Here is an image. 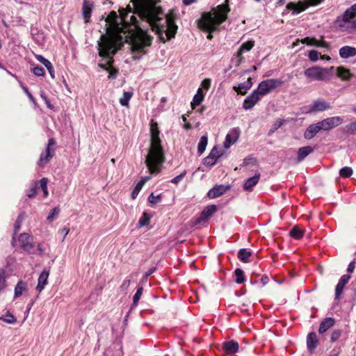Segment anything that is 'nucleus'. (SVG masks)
<instances>
[{
	"instance_id": "obj_1",
	"label": "nucleus",
	"mask_w": 356,
	"mask_h": 356,
	"mask_svg": "<svg viewBox=\"0 0 356 356\" xmlns=\"http://www.w3.org/2000/svg\"><path fill=\"white\" fill-rule=\"evenodd\" d=\"M119 13V15H118L115 12H111L107 19L116 30L121 31L122 29V27H120V25L124 27L133 25L138 29V35L131 44L133 58L138 60L146 54L145 48L151 45L153 38L140 29L138 21L130 8L120 9Z\"/></svg>"
},
{
	"instance_id": "obj_2",
	"label": "nucleus",
	"mask_w": 356,
	"mask_h": 356,
	"mask_svg": "<svg viewBox=\"0 0 356 356\" xmlns=\"http://www.w3.org/2000/svg\"><path fill=\"white\" fill-rule=\"evenodd\" d=\"M138 16L149 24L163 42L171 40L177 33V26L172 17L165 15L156 8L144 7L138 12Z\"/></svg>"
},
{
	"instance_id": "obj_3",
	"label": "nucleus",
	"mask_w": 356,
	"mask_h": 356,
	"mask_svg": "<svg viewBox=\"0 0 356 356\" xmlns=\"http://www.w3.org/2000/svg\"><path fill=\"white\" fill-rule=\"evenodd\" d=\"M151 146L145 159L146 165L152 174L158 173L164 161V152L159 138L158 124L152 121L150 124Z\"/></svg>"
},
{
	"instance_id": "obj_4",
	"label": "nucleus",
	"mask_w": 356,
	"mask_h": 356,
	"mask_svg": "<svg viewBox=\"0 0 356 356\" xmlns=\"http://www.w3.org/2000/svg\"><path fill=\"white\" fill-rule=\"evenodd\" d=\"M117 50V40L114 36H101V40L98 42V51L102 60L98 65L103 70H107L109 78L111 79H115L118 73L116 69L112 66L113 56Z\"/></svg>"
},
{
	"instance_id": "obj_5",
	"label": "nucleus",
	"mask_w": 356,
	"mask_h": 356,
	"mask_svg": "<svg viewBox=\"0 0 356 356\" xmlns=\"http://www.w3.org/2000/svg\"><path fill=\"white\" fill-rule=\"evenodd\" d=\"M229 8L227 5L218 6L212 12L204 13L197 21L198 27L209 33L207 38L211 40L212 32L218 30V26L227 19Z\"/></svg>"
},
{
	"instance_id": "obj_6",
	"label": "nucleus",
	"mask_w": 356,
	"mask_h": 356,
	"mask_svg": "<svg viewBox=\"0 0 356 356\" xmlns=\"http://www.w3.org/2000/svg\"><path fill=\"white\" fill-rule=\"evenodd\" d=\"M336 25L343 31L356 29V3L347 8L342 16L336 19Z\"/></svg>"
},
{
	"instance_id": "obj_7",
	"label": "nucleus",
	"mask_w": 356,
	"mask_h": 356,
	"mask_svg": "<svg viewBox=\"0 0 356 356\" xmlns=\"http://www.w3.org/2000/svg\"><path fill=\"white\" fill-rule=\"evenodd\" d=\"M334 67L330 68H323L320 67H312L305 71V75L310 79V81H327L334 73Z\"/></svg>"
},
{
	"instance_id": "obj_8",
	"label": "nucleus",
	"mask_w": 356,
	"mask_h": 356,
	"mask_svg": "<svg viewBox=\"0 0 356 356\" xmlns=\"http://www.w3.org/2000/svg\"><path fill=\"white\" fill-rule=\"evenodd\" d=\"M324 0H301L297 3L290 2L286 5V10H291L292 15H295L305 11L309 6H315L320 4Z\"/></svg>"
},
{
	"instance_id": "obj_9",
	"label": "nucleus",
	"mask_w": 356,
	"mask_h": 356,
	"mask_svg": "<svg viewBox=\"0 0 356 356\" xmlns=\"http://www.w3.org/2000/svg\"><path fill=\"white\" fill-rule=\"evenodd\" d=\"M283 81L278 79H269L261 82L257 90V92L261 95L262 97L268 94L275 88L281 86L283 84Z\"/></svg>"
},
{
	"instance_id": "obj_10",
	"label": "nucleus",
	"mask_w": 356,
	"mask_h": 356,
	"mask_svg": "<svg viewBox=\"0 0 356 356\" xmlns=\"http://www.w3.org/2000/svg\"><path fill=\"white\" fill-rule=\"evenodd\" d=\"M55 145L56 141L54 138H49L48 144L40 154V159L38 161V165L40 167H43L44 164L49 163L55 154Z\"/></svg>"
},
{
	"instance_id": "obj_11",
	"label": "nucleus",
	"mask_w": 356,
	"mask_h": 356,
	"mask_svg": "<svg viewBox=\"0 0 356 356\" xmlns=\"http://www.w3.org/2000/svg\"><path fill=\"white\" fill-rule=\"evenodd\" d=\"M225 154V150L222 148L214 146L210 151L209 155L203 159V165L207 167H212L217 163L218 160Z\"/></svg>"
},
{
	"instance_id": "obj_12",
	"label": "nucleus",
	"mask_w": 356,
	"mask_h": 356,
	"mask_svg": "<svg viewBox=\"0 0 356 356\" xmlns=\"http://www.w3.org/2000/svg\"><path fill=\"white\" fill-rule=\"evenodd\" d=\"M249 165H251L252 171H255V173L253 176H251L246 179V191L250 190L252 186H254L260 179V174L257 170V165L254 159L246 158V171L249 170Z\"/></svg>"
},
{
	"instance_id": "obj_13",
	"label": "nucleus",
	"mask_w": 356,
	"mask_h": 356,
	"mask_svg": "<svg viewBox=\"0 0 356 356\" xmlns=\"http://www.w3.org/2000/svg\"><path fill=\"white\" fill-rule=\"evenodd\" d=\"M343 122V120L341 117L334 116L320 121V124L321 125V128H323V131H329L341 125Z\"/></svg>"
},
{
	"instance_id": "obj_14",
	"label": "nucleus",
	"mask_w": 356,
	"mask_h": 356,
	"mask_svg": "<svg viewBox=\"0 0 356 356\" xmlns=\"http://www.w3.org/2000/svg\"><path fill=\"white\" fill-rule=\"evenodd\" d=\"M18 241L22 248L28 252L33 249V237L27 233H22L18 238Z\"/></svg>"
},
{
	"instance_id": "obj_15",
	"label": "nucleus",
	"mask_w": 356,
	"mask_h": 356,
	"mask_svg": "<svg viewBox=\"0 0 356 356\" xmlns=\"http://www.w3.org/2000/svg\"><path fill=\"white\" fill-rule=\"evenodd\" d=\"M240 130L238 128L232 129L225 137V140L223 143L225 149H228L230 146L236 143L239 137Z\"/></svg>"
},
{
	"instance_id": "obj_16",
	"label": "nucleus",
	"mask_w": 356,
	"mask_h": 356,
	"mask_svg": "<svg viewBox=\"0 0 356 356\" xmlns=\"http://www.w3.org/2000/svg\"><path fill=\"white\" fill-rule=\"evenodd\" d=\"M49 269L44 268L42 272L40 273L38 280V284L36 286V290L40 293L45 286L48 283V278L49 275Z\"/></svg>"
},
{
	"instance_id": "obj_17",
	"label": "nucleus",
	"mask_w": 356,
	"mask_h": 356,
	"mask_svg": "<svg viewBox=\"0 0 356 356\" xmlns=\"http://www.w3.org/2000/svg\"><path fill=\"white\" fill-rule=\"evenodd\" d=\"M331 105L323 99H318L314 102L311 106V111L314 112H321L331 108Z\"/></svg>"
},
{
	"instance_id": "obj_18",
	"label": "nucleus",
	"mask_w": 356,
	"mask_h": 356,
	"mask_svg": "<svg viewBox=\"0 0 356 356\" xmlns=\"http://www.w3.org/2000/svg\"><path fill=\"white\" fill-rule=\"evenodd\" d=\"M229 188V186L216 185L209 191L207 196L211 199L218 197L224 194Z\"/></svg>"
},
{
	"instance_id": "obj_19",
	"label": "nucleus",
	"mask_w": 356,
	"mask_h": 356,
	"mask_svg": "<svg viewBox=\"0 0 356 356\" xmlns=\"http://www.w3.org/2000/svg\"><path fill=\"white\" fill-rule=\"evenodd\" d=\"M238 348V343L234 340L226 341L222 344V349L227 354L236 353Z\"/></svg>"
},
{
	"instance_id": "obj_20",
	"label": "nucleus",
	"mask_w": 356,
	"mask_h": 356,
	"mask_svg": "<svg viewBox=\"0 0 356 356\" xmlns=\"http://www.w3.org/2000/svg\"><path fill=\"white\" fill-rule=\"evenodd\" d=\"M261 97V95L257 92V90H254L246 97V110L252 108Z\"/></svg>"
},
{
	"instance_id": "obj_21",
	"label": "nucleus",
	"mask_w": 356,
	"mask_h": 356,
	"mask_svg": "<svg viewBox=\"0 0 356 356\" xmlns=\"http://www.w3.org/2000/svg\"><path fill=\"white\" fill-rule=\"evenodd\" d=\"M93 8V3L88 0H84L82 6V14L84 22L88 23L90 21L92 11Z\"/></svg>"
},
{
	"instance_id": "obj_22",
	"label": "nucleus",
	"mask_w": 356,
	"mask_h": 356,
	"mask_svg": "<svg viewBox=\"0 0 356 356\" xmlns=\"http://www.w3.org/2000/svg\"><path fill=\"white\" fill-rule=\"evenodd\" d=\"M339 56L341 58H349L356 56V48L351 46H343L339 49Z\"/></svg>"
},
{
	"instance_id": "obj_23",
	"label": "nucleus",
	"mask_w": 356,
	"mask_h": 356,
	"mask_svg": "<svg viewBox=\"0 0 356 356\" xmlns=\"http://www.w3.org/2000/svg\"><path fill=\"white\" fill-rule=\"evenodd\" d=\"M321 130H323V128H321L320 122L316 124H311L305 131L304 136L306 139H312Z\"/></svg>"
},
{
	"instance_id": "obj_24",
	"label": "nucleus",
	"mask_w": 356,
	"mask_h": 356,
	"mask_svg": "<svg viewBox=\"0 0 356 356\" xmlns=\"http://www.w3.org/2000/svg\"><path fill=\"white\" fill-rule=\"evenodd\" d=\"M301 42L303 44H307V45H314L316 47H321L323 48H328L329 44L324 40H318L314 38H305L301 40Z\"/></svg>"
},
{
	"instance_id": "obj_25",
	"label": "nucleus",
	"mask_w": 356,
	"mask_h": 356,
	"mask_svg": "<svg viewBox=\"0 0 356 356\" xmlns=\"http://www.w3.org/2000/svg\"><path fill=\"white\" fill-rule=\"evenodd\" d=\"M217 211V207L214 204L206 207L200 216V221H205Z\"/></svg>"
},
{
	"instance_id": "obj_26",
	"label": "nucleus",
	"mask_w": 356,
	"mask_h": 356,
	"mask_svg": "<svg viewBox=\"0 0 356 356\" xmlns=\"http://www.w3.org/2000/svg\"><path fill=\"white\" fill-rule=\"evenodd\" d=\"M35 58L38 61H39L40 63H41L42 65H44L45 66V67L47 69L51 78L54 79V77H55L54 69V67H53L51 63L42 55H36Z\"/></svg>"
},
{
	"instance_id": "obj_27",
	"label": "nucleus",
	"mask_w": 356,
	"mask_h": 356,
	"mask_svg": "<svg viewBox=\"0 0 356 356\" xmlns=\"http://www.w3.org/2000/svg\"><path fill=\"white\" fill-rule=\"evenodd\" d=\"M245 51V42L242 43L240 46L239 50L236 55H234V57L232 58L230 62V67H237L238 66L242 60V54L243 51Z\"/></svg>"
},
{
	"instance_id": "obj_28",
	"label": "nucleus",
	"mask_w": 356,
	"mask_h": 356,
	"mask_svg": "<svg viewBox=\"0 0 356 356\" xmlns=\"http://www.w3.org/2000/svg\"><path fill=\"white\" fill-rule=\"evenodd\" d=\"M318 345L316 334L311 332L307 335V346L310 352H312Z\"/></svg>"
},
{
	"instance_id": "obj_29",
	"label": "nucleus",
	"mask_w": 356,
	"mask_h": 356,
	"mask_svg": "<svg viewBox=\"0 0 356 356\" xmlns=\"http://www.w3.org/2000/svg\"><path fill=\"white\" fill-rule=\"evenodd\" d=\"M334 72L342 80H348L351 77L350 71L343 67H334Z\"/></svg>"
},
{
	"instance_id": "obj_30",
	"label": "nucleus",
	"mask_w": 356,
	"mask_h": 356,
	"mask_svg": "<svg viewBox=\"0 0 356 356\" xmlns=\"http://www.w3.org/2000/svg\"><path fill=\"white\" fill-rule=\"evenodd\" d=\"M334 324V319L332 318H326L321 322L318 331L320 333L325 332L329 328L332 327Z\"/></svg>"
},
{
	"instance_id": "obj_31",
	"label": "nucleus",
	"mask_w": 356,
	"mask_h": 356,
	"mask_svg": "<svg viewBox=\"0 0 356 356\" xmlns=\"http://www.w3.org/2000/svg\"><path fill=\"white\" fill-rule=\"evenodd\" d=\"M204 97V93L203 92L202 88H199L197 93L194 95L193 101L191 102V106L193 108L195 106H199L203 101Z\"/></svg>"
},
{
	"instance_id": "obj_32",
	"label": "nucleus",
	"mask_w": 356,
	"mask_h": 356,
	"mask_svg": "<svg viewBox=\"0 0 356 356\" xmlns=\"http://www.w3.org/2000/svg\"><path fill=\"white\" fill-rule=\"evenodd\" d=\"M150 179V176H145L142 177V179L138 182L134 189L131 193V197L133 199H135L140 191L142 189L143 185Z\"/></svg>"
},
{
	"instance_id": "obj_33",
	"label": "nucleus",
	"mask_w": 356,
	"mask_h": 356,
	"mask_svg": "<svg viewBox=\"0 0 356 356\" xmlns=\"http://www.w3.org/2000/svg\"><path fill=\"white\" fill-rule=\"evenodd\" d=\"M313 151V148L310 146H305L303 147H300L298 151V161H302L307 157L310 153Z\"/></svg>"
},
{
	"instance_id": "obj_34",
	"label": "nucleus",
	"mask_w": 356,
	"mask_h": 356,
	"mask_svg": "<svg viewBox=\"0 0 356 356\" xmlns=\"http://www.w3.org/2000/svg\"><path fill=\"white\" fill-rule=\"evenodd\" d=\"M24 220V216L22 214H19L15 222L14 226V235L12 240V245L15 246V235L17 234V232L19 230L22 221Z\"/></svg>"
},
{
	"instance_id": "obj_35",
	"label": "nucleus",
	"mask_w": 356,
	"mask_h": 356,
	"mask_svg": "<svg viewBox=\"0 0 356 356\" xmlns=\"http://www.w3.org/2000/svg\"><path fill=\"white\" fill-rule=\"evenodd\" d=\"M27 284L26 282L20 280L17 282L15 287V296L19 297L22 296L24 291L26 290Z\"/></svg>"
},
{
	"instance_id": "obj_36",
	"label": "nucleus",
	"mask_w": 356,
	"mask_h": 356,
	"mask_svg": "<svg viewBox=\"0 0 356 356\" xmlns=\"http://www.w3.org/2000/svg\"><path fill=\"white\" fill-rule=\"evenodd\" d=\"M208 143V138L207 136H202L197 145V152L200 155L204 153Z\"/></svg>"
},
{
	"instance_id": "obj_37",
	"label": "nucleus",
	"mask_w": 356,
	"mask_h": 356,
	"mask_svg": "<svg viewBox=\"0 0 356 356\" xmlns=\"http://www.w3.org/2000/svg\"><path fill=\"white\" fill-rule=\"evenodd\" d=\"M233 278L237 284H242L245 281L244 273L242 269L236 268L234 271Z\"/></svg>"
},
{
	"instance_id": "obj_38",
	"label": "nucleus",
	"mask_w": 356,
	"mask_h": 356,
	"mask_svg": "<svg viewBox=\"0 0 356 356\" xmlns=\"http://www.w3.org/2000/svg\"><path fill=\"white\" fill-rule=\"evenodd\" d=\"M290 236L295 239H300L304 235V230L298 227V226H295L290 231Z\"/></svg>"
},
{
	"instance_id": "obj_39",
	"label": "nucleus",
	"mask_w": 356,
	"mask_h": 356,
	"mask_svg": "<svg viewBox=\"0 0 356 356\" xmlns=\"http://www.w3.org/2000/svg\"><path fill=\"white\" fill-rule=\"evenodd\" d=\"M133 96V92L131 91L124 92L122 97L120 99V103L122 106L128 107L129 102Z\"/></svg>"
},
{
	"instance_id": "obj_40",
	"label": "nucleus",
	"mask_w": 356,
	"mask_h": 356,
	"mask_svg": "<svg viewBox=\"0 0 356 356\" xmlns=\"http://www.w3.org/2000/svg\"><path fill=\"white\" fill-rule=\"evenodd\" d=\"M0 320L8 324H14L17 321L16 318L9 312H8L5 316H1Z\"/></svg>"
},
{
	"instance_id": "obj_41",
	"label": "nucleus",
	"mask_w": 356,
	"mask_h": 356,
	"mask_svg": "<svg viewBox=\"0 0 356 356\" xmlns=\"http://www.w3.org/2000/svg\"><path fill=\"white\" fill-rule=\"evenodd\" d=\"M37 185L38 184L36 182H33L31 184L29 188L27 190V193H26L27 197H29V198H32L35 196V195L37 194V188H38Z\"/></svg>"
},
{
	"instance_id": "obj_42",
	"label": "nucleus",
	"mask_w": 356,
	"mask_h": 356,
	"mask_svg": "<svg viewBox=\"0 0 356 356\" xmlns=\"http://www.w3.org/2000/svg\"><path fill=\"white\" fill-rule=\"evenodd\" d=\"M321 56V53L318 52L315 49L310 50L307 54L309 59L312 62L318 61L320 59Z\"/></svg>"
},
{
	"instance_id": "obj_43",
	"label": "nucleus",
	"mask_w": 356,
	"mask_h": 356,
	"mask_svg": "<svg viewBox=\"0 0 356 356\" xmlns=\"http://www.w3.org/2000/svg\"><path fill=\"white\" fill-rule=\"evenodd\" d=\"M47 178L43 177L40 180V188L42 190L44 197H47L49 195L47 190Z\"/></svg>"
},
{
	"instance_id": "obj_44",
	"label": "nucleus",
	"mask_w": 356,
	"mask_h": 356,
	"mask_svg": "<svg viewBox=\"0 0 356 356\" xmlns=\"http://www.w3.org/2000/svg\"><path fill=\"white\" fill-rule=\"evenodd\" d=\"M353 170L350 167H343L339 171V175L343 178L350 177L353 175Z\"/></svg>"
},
{
	"instance_id": "obj_45",
	"label": "nucleus",
	"mask_w": 356,
	"mask_h": 356,
	"mask_svg": "<svg viewBox=\"0 0 356 356\" xmlns=\"http://www.w3.org/2000/svg\"><path fill=\"white\" fill-rule=\"evenodd\" d=\"M60 212V209L58 207H54L48 214L47 217V220L49 222H51L53 221L54 219H56L58 216V213Z\"/></svg>"
},
{
	"instance_id": "obj_46",
	"label": "nucleus",
	"mask_w": 356,
	"mask_h": 356,
	"mask_svg": "<svg viewBox=\"0 0 356 356\" xmlns=\"http://www.w3.org/2000/svg\"><path fill=\"white\" fill-rule=\"evenodd\" d=\"M143 287L138 288V289L133 298V305L134 306H136L138 305V301L140 299V297L143 294Z\"/></svg>"
},
{
	"instance_id": "obj_47",
	"label": "nucleus",
	"mask_w": 356,
	"mask_h": 356,
	"mask_svg": "<svg viewBox=\"0 0 356 356\" xmlns=\"http://www.w3.org/2000/svg\"><path fill=\"white\" fill-rule=\"evenodd\" d=\"M148 201L152 204H156L161 201V195H154V193H152L148 197Z\"/></svg>"
},
{
	"instance_id": "obj_48",
	"label": "nucleus",
	"mask_w": 356,
	"mask_h": 356,
	"mask_svg": "<svg viewBox=\"0 0 356 356\" xmlns=\"http://www.w3.org/2000/svg\"><path fill=\"white\" fill-rule=\"evenodd\" d=\"M33 73L38 76H43L44 75V70L43 67L37 65L32 70Z\"/></svg>"
},
{
	"instance_id": "obj_49",
	"label": "nucleus",
	"mask_w": 356,
	"mask_h": 356,
	"mask_svg": "<svg viewBox=\"0 0 356 356\" xmlns=\"http://www.w3.org/2000/svg\"><path fill=\"white\" fill-rule=\"evenodd\" d=\"M233 89L238 93L242 95H245V83H241L238 86H234Z\"/></svg>"
},
{
	"instance_id": "obj_50",
	"label": "nucleus",
	"mask_w": 356,
	"mask_h": 356,
	"mask_svg": "<svg viewBox=\"0 0 356 356\" xmlns=\"http://www.w3.org/2000/svg\"><path fill=\"white\" fill-rule=\"evenodd\" d=\"M186 175V171L184 170L180 175H177L175 177H174L173 179H171V183L175 184H177L178 183H179L184 178Z\"/></svg>"
},
{
	"instance_id": "obj_51",
	"label": "nucleus",
	"mask_w": 356,
	"mask_h": 356,
	"mask_svg": "<svg viewBox=\"0 0 356 356\" xmlns=\"http://www.w3.org/2000/svg\"><path fill=\"white\" fill-rule=\"evenodd\" d=\"M349 280H350V276L347 275H344L340 278L337 284L339 286L344 288L345 285L348 282Z\"/></svg>"
},
{
	"instance_id": "obj_52",
	"label": "nucleus",
	"mask_w": 356,
	"mask_h": 356,
	"mask_svg": "<svg viewBox=\"0 0 356 356\" xmlns=\"http://www.w3.org/2000/svg\"><path fill=\"white\" fill-rule=\"evenodd\" d=\"M343 289H344L343 287L340 286L338 284H337L336 288H335V299L336 300L340 299V296L343 291Z\"/></svg>"
},
{
	"instance_id": "obj_53",
	"label": "nucleus",
	"mask_w": 356,
	"mask_h": 356,
	"mask_svg": "<svg viewBox=\"0 0 356 356\" xmlns=\"http://www.w3.org/2000/svg\"><path fill=\"white\" fill-rule=\"evenodd\" d=\"M211 86V79H204L201 83V88H204L206 90H209Z\"/></svg>"
},
{
	"instance_id": "obj_54",
	"label": "nucleus",
	"mask_w": 356,
	"mask_h": 356,
	"mask_svg": "<svg viewBox=\"0 0 356 356\" xmlns=\"http://www.w3.org/2000/svg\"><path fill=\"white\" fill-rule=\"evenodd\" d=\"M130 284H131V280L129 279V278H126L122 284H121L120 286V289L122 290V291H125L127 290L129 286H130Z\"/></svg>"
},
{
	"instance_id": "obj_55",
	"label": "nucleus",
	"mask_w": 356,
	"mask_h": 356,
	"mask_svg": "<svg viewBox=\"0 0 356 356\" xmlns=\"http://www.w3.org/2000/svg\"><path fill=\"white\" fill-rule=\"evenodd\" d=\"M341 331L340 330H335L332 333L331 335V341H337L341 336Z\"/></svg>"
},
{
	"instance_id": "obj_56",
	"label": "nucleus",
	"mask_w": 356,
	"mask_h": 356,
	"mask_svg": "<svg viewBox=\"0 0 356 356\" xmlns=\"http://www.w3.org/2000/svg\"><path fill=\"white\" fill-rule=\"evenodd\" d=\"M156 270V267H152L149 268L143 275V280H146L149 276L153 274Z\"/></svg>"
},
{
	"instance_id": "obj_57",
	"label": "nucleus",
	"mask_w": 356,
	"mask_h": 356,
	"mask_svg": "<svg viewBox=\"0 0 356 356\" xmlns=\"http://www.w3.org/2000/svg\"><path fill=\"white\" fill-rule=\"evenodd\" d=\"M238 257L241 261L245 262V248H241L239 250Z\"/></svg>"
},
{
	"instance_id": "obj_58",
	"label": "nucleus",
	"mask_w": 356,
	"mask_h": 356,
	"mask_svg": "<svg viewBox=\"0 0 356 356\" xmlns=\"http://www.w3.org/2000/svg\"><path fill=\"white\" fill-rule=\"evenodd\" d=\"M283 124V120H277L273 125V130H277V129H279Z\"/></svg>"
},
{
	"instance_id": "obj_59",
	"label": "nucleus",
	"mask_w": 356,
	"mask_h": 356,
	"mask_svg": "<svg viewBox=\"0 0 356 356\" xmlns=\"http://www.w3.org/2000/svg\"><path fill=\"white\" fill-rule=\"evenodd\" d=\"M143 216L146 217V214L144 213ZM148 221H149L148 218H145V219H140L139 224L140 226H144L148 223Z\"/></svg>"
},
{
	"instance_id": "obj_60",
	"label": "nucleus",
	"mask_w": 356,
	"mask_h": 356,
	"mask_svg": "<svg viewBox=\"0 0 356 356\" xmlns=\"http://www.w3.org/2000/svg\"><path fill=\"white\" fill-rule=\"evenodd\" d=\"M254 46L253 41H248L246 42V51L250 50Z\"/></svg>"
},
{
	"instance_id": "obj_61",
	"label": "nucleus",
	"mask_w": 356,
	"mask_h": 356,
	"mask_svg": "<svg viewBox=\"0 0 356 356\" xmlns=\"http://www.w3.org/2000/svg\"><path fill=\"white\" fill-rule=\"evenodd\" d=\"M38 250L39 252V254L40 255L43 254L44 253V249L42 248L41 243H38Z\"/></svg>"
},
{
	"instance_id": "obj_62",
	"label": "nucleus",
	"mask_w": 356,
	"mask_h": 356,
	"mask_svg": "<svg viewBox=\"0 0 356 356\" xmlns=\"http://www.w3.org/2000/svg\"><path fill=\"white\" fill-rule=\"evenodd\" d=\"M261 281L262 282V285L264 286L265 284H266L268 283V277L267 276L264 275L261 278Z\"/></svg>"
},
{
	"instance_id": "obj_63",
	"label": "nucleus",
	"mask_w": 356,
	"mask_h": 356,
	"mask_svg": "<svg viewBox=\"0 0 356 356\" xmlns=\"http://www.w3.org/2000/svg\"><path fill=\"white\" fill-rule=\"evenodd\" d=\"M348 129L351 131H356V121L351 123L349 127H348Z\"/></svg>"
},
{
	"instance_id": "obj_64",
	"label": "nucleus",
	"mask_w": 356,
	"mask_h": 356,
	"mask_svg": "<svg viewBox=\"0 0 356 356\" xmlns=\"http://www.w3.org/2000/svg\"><path fill=\"white\" fill-rule=\"evenodd\" d=\"M354 268H355L354 263L353 262L350 263L348 265V269H347L348 272L352 273L353 271V270H354Z\"/></svg>"
}]
</instances>
